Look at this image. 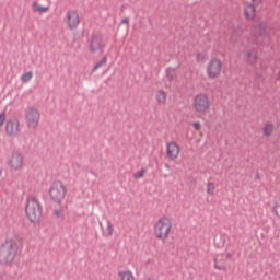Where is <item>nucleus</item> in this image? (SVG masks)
Listing matches in <instances>:
<instances>
[{"instance_id": "obj_32", "label": "nucleus", "mask_w": 280, "mask_h": 280, "mask_svg": "<svg viewBox=\"0 0 280 280\" xmlns=\"http://www.w3.org/2000/svg\"><path fill=\"white\" fill-rule=\"evenodd\" d=\"M122 24H127V26H130V20L129 18H124V20L121 21Z\"/></svg>"}, {"instance_id": "obj_38", "label": "nucleus", "mask_w": 280, "mask_h": 280, "mask_svg": "<svg viewBox=\"0 0 280 280\" xmlns=\"http://www.w3.org/2000/svg\"><path fill=\"white\" fill-rule=\"evenodd\" d=\"M279 81H280V72H279Z\"/></svg>"}, {"instance_id": "obj_7", "label": "nucleus", "mask_w": 280, "mask_h": 280, "mask_svg": "<svg viewBox=\"0 0 280 280\" xmlns=\"http://www.w3.org/2000/svg\"><path fill=\"white\" fill-rule=\"evenodd\" d=\"M42 114L37 107L30 106L25 109V122L30 129H37L39 126Z\"/></svg>"}, {"instance_id": "obj_17", "label": "nucleus", "mask_w": 280, "mask_h": 280, "mask_svg": "<svg viewBox=\"0 0 280 280\" xmlns=\"http://www.w3.org/2000/svg\"><path fill=\"white\" fill-rule=\"evenodd\" d=\"M118 279L119 280H136L135 275L131 272V270H121L118 272Z\"/></svg>"}, {"instance_id": "obj_22", "label": "nucleus", "mask_w": 280, "mask_h": 280, "mask_svg": "<svg viewBox=\"0 0 280 280\" xmlns=\"http://www.w3.org/2000/svg\"><path fill=\"white\" fill-rule=\"evenodd\" d=\"M33 77H34V72H32V70H30L28 72H24L21 75V81L23 83H28V81H31V79H33Z\"/></svg>"}, {"instance_id": "obj_23", "label": "nucleus", "mask_w": 280, "mask_h": 280, "mask_svg": "<svg viewBox=\"0 0 280 280\" xmlns=\"http://www.w3.org/2000/svg\"><path fill=\"white\" fill-rule=\"evenodd\" d=\"M108 61V57H106V55L104 57H102V59L100 61H97V63H95L92 72H95L96 70H98L100 68H102V66H104L105 63H107Z\"/></svg>"}, {"instance_id": "obj_11", "label": "nucleus", "mask_w": 280, "mask_h": 280, "mask_svg": "<svg viewBox=\"0 0 280 280\" xmlns=\"http://www.w3.org/2000/svg\"><path fill=\"white\" fill-rule=\"evenodd\" d=\"M9 166H11L13 171H21L23 166H25V158L21 151H13V153H11Z\"/></svg>"}, {"instance_id": "obj_29", "label": "nucleus", "mask_w": 280, "mask_h": 280, "mask_svg": "<svg viewBox=\"0 0 280 280\" xmlns=\"http://www.w3.org/2000/svg\"><path fill=\"white\" fill-rule=\"evenodd\" d=\"M254 9H257V7H260V4L264 3V0H252Z\"/></svg>"}, {"instance_id": "obj_18", "label": "nucleus", "mask_w": 280, "mask_h": 280, "mask_svg": "<svg viewBox=\"0 0 280 280\" xmlns=\"http://www.w3.org/2000/svg\"><path fill=\"white\" fill-rule=\"evenodd\" d=\"M155 98L159 104H165L167 101V92H165V90H159L155 94Z\"/></svg>"}, {"instance_id": "obj_33", "label": "nucleus", "mask_w": 280, "mask_h": 280, "mask_svg": "<svg viewBox=\"0 0 280 280\" xmlns=\"http://www.w3.org/2000/svg\"><path fill=\"white\" fill-rule=\"evenodd\" d=\"M233 252H228L226 259H233Z\"/></svg>"}, {"instance_id": "obj_9", "label": "nucleus", "mask_w": 280, "mask_h": 280, "mask_svg": "<svg viewBox=\"0 0 280 280\" xmlns=\"http://www.w3.org/2000/svg\"><path fill=\"white\" fill-rule=\"evenodd\" d=\"M223 63L221 59L214 57L208 61V66L206 68V72L209 79H218L222 72Z\"/></svg>"}, {"instance_id": "obj_8", "label": "nucleus", "mask_w": 280, "mask_h": 280, "mask_svg": "<svg viewBox=\"0 0 280 280\" xmlns=\"http://www.w3.org/2000/svg\"><path fill=\"white\" fill-rule=\"evenodd\" d=\"M106 48V42L100 33H92L89 39L90 52H104Z\"/></svg>"}, {"instance_id": "obj_5", "label": "nucleus", "mask_w": 280, "mask_h": 280, "mask_svg": "<svg viewBox=\"0 0 280 280\" xmlns=\"http://www.w3.org/2000/svg\"><path fill=\"white\" fill-rule=\"evenodd\" d=\"M192 107L197 114H207L211 107V101L206 92H199L192 98Z\"/></svg>"}, {"instance_id": "obj_16", "label": "nucleus", "mask_w": 280, "mask_h": 280, "mask_svg": "<svg viewBox=\"0 0 280 280\" xmlns=\"http://www.w3.org/2000/svg\"><path fill=\"white\" fill-rule=\"evenodd\" d=\"M245 59L248 63L254 65L258 59V52L256 48H252L250 50H246Z\"/></svg>"}, {"instance_id": "obj_13", "label": "nucleus", "mask_w": 280, "mask_h": 280, "mask_svg": "<svg viewBox=\"0 0 280 280\" xmlns=\"http://www.w3.org/2000/svg\"><path fill=\"white\" fill-rule=\"evenodd\" d=\"M243 13L245 20H255L257 15V9H255L253 0H250V2H243Z\"/></svg>"}, {"instance_id": "obj_19", "label": "nucleus", "mask_w": 280, "mask_h": 280, "mask_svg": "<svg viewBox=\"0 0 280 280\" xmlns=\"http://www.w3.org/2000/svg\"><path fill=\"white\" fill-rule=\"evenodd\" d=\"M264 136H272L275 131V125L273 122H266L265 126L262 127Z\"/></svg>"}, {"instance_id": "obj_12", "label": "nucleus", "mask_w": 280, "mask_h": 280, "mask_svg": "<svg viewBox=\"0 0 280 280\" xmlns=\"http://www.w3.org/2000/svg\"><path fill=\"white\" fill-rule=\"evenodd\" d=\"M20 120L16 117L10 118L5 125V132L8 136H16L20 131Z\"/></svg>"}, {"instance_id": "obj_15", "label": "nucleus", "mask_w": 280, "mask_h": 280, "mask_svg": "<svg viewBox=\"0 0 280 280\" xmlns=\"http://www.w3.org/2000/svg\"><path fill=\"white\" fill-rule=\"evenodd\" d=\"M106 228H103L102 223H100V226L102 229V234L104 237H113V233H114V225L110 221V219L106 220Z\"/></svg>"}, {"instance_id": "obj_37", "label": "nucleus", "mask_w": 280, "mask_h": 280, "mask_svg": "<svg viewBox=\"0 0 280 280\" xmlns=\"http://www.w3.org/2000/svg\"><path fill=\"white\" fill-rule=\"evenodd\" d=\"M147 280H156V279H147Z\"/></svg>"}, {"instance_id": "obj_25", "label": "nucleus", "mask_w": 280, "mask_h": 280, "mask_svg": "<svg viewBox=\"0 0 280 280\" xmlns=\"http://www.w3.org/2000/svg\"><path fill=\"white\" fill-rule=\"evenodd\" d=\"M166 77H167L168 81H174V79H176V70L174 68H167Z\"/></svg>"}, {"instance_id": "obj_30", "label": "nucleus", "mask_w": 280, "mask_h": 280, "mask_svg": "<svg viewBox=\"0 0 280 280\" xmlns=\"http://www.w3.org/2000/svg\"><path fill=\"white\" fill-rule=\"evenodd\" d=\"M196 59H197V61H203V59H205L203 52H197Z\"/></svg>"}, {"instance_id": "obj_27", "label": "nucleus", "mask_w": 280, "mask_h": 280, "mask_svg": "<svg viewBox=\"0 0 280 280\" xmlns=\"http://www.w3.org/2000/svg\"><path fill=\"white\" fill-rule=\"evenodd\" d=\"M273 210L277 214V218H280V197H279V199L276 200Z\"/></svg>"}, {"instance_id": "obj_35", "label": "nucleus", "mask_w": 280, "mask_h": 280, "mask_svg": "<svg viewBox=\"0 0 280 280\" xmlns=\"http://www.w3.org/2000/svg\"><path fill=\"white\" fill-rule=\"evenodd\" d=\"M5 118H7L5 114L2 112V125H3L4 120H5Z\"/></svg>"}, {"instance_id": "obj_24", "label": "nucleus", "mask_w": 280, "mask_h": 280, "mask_svg": "<svg viewBox=\"0 0 280 280\" xmlns=\"http://www.w3.org/2000/svg\"><path fill=\"white\" fill-rule=\"evenodd\" d=\"M206 190H207L208 195H214V192H215V184H214V182L208 180L207 185H206Z\"/></svg>"}, {"instance_id": "obj_4", "label": "nucleus", "mask_w": 280, "mask_h": 280, "mask_svg": "<svg viewBox=\"0 0 280 280\" xmlns=\"http://www.w3.org/2000/svg\"><path fill=\"white\" fill-rule=\"evenodd\" d=\"M67 195V186L61 179H55L49 186V196L57 203H61Z\"/></svg>"}, {"instance_id": "obj_14", "label": "nucleus", "mask_w": 280, "mask_h": 280, "mask_svg": "<svg viewBox=\"0 0 280 280\" xmlns=\"http://www.w3.org/2000/svg\"><path fill=\"white\" fill-rule=\"evenodd\" d=\"M166 153L170 160H177L180 153V147L174 140L166 143Z\"/></svg>"}, {"instance_id": "obj_20", "label": "nucleus", "mask_w": 280, "mask_h": 280, "mask_svg": "<svg viewBox=\"0 0 280 280\" xmlns=\"http://www.w3.org/2000/svg\"><path fill=\"white\" fill-rule=\"evenodd\" d=\"M32 8L37 13H47L49 11V7H42L38 2H33Z\"/></svg>"}, {"instance_id": "obj_2", "label": "nucleus", "mask_w": 280, "mask_h": 280, "mask_svg": "<svg viewBox=\"0 0 280 280\" xmlns=\"http://www.w3.org/2000/svg\"><path fill=\"white\" fill-rule=\"evenodd\" d=\"M153 231L156 240H160L161 242H166L173 231L172 219H170V217H166V214H163V217H160V219H158V221L154 223Z\"/></svg>"}, {"instance_id": "obj_36", "label": "nucleus", "mask_w": 280, "mask_h": 280, "mask_svg": "<svg viewBox=\"0 0 280 280\" xmlns=\"http://www.w3.org/2000/svg\"><path fill=\"white\" fill-rule=\"evenodd\" d=\"M0 126H1V115H0Z\"/></svg>"}, {"instance_id": "obj_6", "label": "nucleus", "mask_w": 280, "mask_h": 280, "mask_svg": "<svg viewBox=\"0 0 280 280\" xmlns=\"http://www.w3.org/2000/svg\"><path fill=\"white\" fill-rule=\"evenodd\" d=\"M272 28L267 24V22H260V24H257L256 26H253V34L255 37H258V39H262L264 44H270L272 39Z\"/></svg>"}, {"instance_id": "obj_34", "label": "nucleus", "mask_w": 280, "mask_h": 280, "mask_svg": "<svg viewBox=\"0 0 280 280\" xmlns=\"http://www.w3.org/2000/svg\"><path fill=\"white\" fill-rule=\"evenodd\" d=\"M73 167H74V168H81L80 162H74V163H73Z\"/></svg>"}, {"instance_id": "obj_28", "label": "nucleus", "mask_w": 280, "mask_h": 280, "mask_svg": "<svg viewBox=\"0 0 280 280\" xmlns=\"http://www.w3.org/2000/svg\"><path fill=\"white\" fill-rule=\"evenodd\" d=\"M54 214H55V218H62V214H63L62 208H56L54 210Z\"/></svg>"}, {"instance_id": "obj_10", "label": "nucleus", "mask_w": 280, "mask_h": 280, "mask_svg": "<svg viewBox=\"0 0 280 280\" xmlns=\"http://www.w3.org/2000/svg\"><path fill=\"white\" fill-rule=\"evenodd\" d=\"M63 22H65L67 28H70V31H74L75 28H78V26H80V22H81L79 11H77L74 9H70L69 11H67V13L63 18Z\"/></svg>"}, {"instance_id": "obj_3", "label": "nucleus", "mask_w": 280, "mask_h": 280, "mask_svg": "<svg viewBox=\"0 0 280 280\" xmlns=\"http://www.w3.org/2000/svg\"><path fill=\"white\" fill-rule=\"evenodd\" d=\"M19 253V243L14 238H7L2 243V264L5 266H12L16 255Z\"/></svg>"}, {"instance_id": "obj_26", "label": "nucleus", "mask_w": 280, "mask_h": 280, "mask_svg": "<svg viewBox=\"0 0 280 280\" xmlns=\"http://www.w3.org/2000/svg\"><path fill=\"white\" fill-rule=\"evenodd\" d=\"M147 173V168L142 167L140 168V171H137L133 175V177H136V179H140L141 177H143V175H145Z\"/></svg>"}, {"instance_id": "obj_21", "label": "nucleus", "mask_w": 280, "mask_h": 280, "mask_svg": "<svg viewBox=\"0 0 280 280\" xmlns=\"http://www.w3.org/2000/svg\"><path fill=\"white\" fill-rule=\"evenodd\" d=\"M220 261H221V254H215L214 255V269L226 271V266H219Z\"/></svg>"}, {"instance_id": "obj_31", "label": "nucleus", "mask_w": 280, "mask_h": 280, "mask_svg": "<svg viewBox=\"0 0 280 280\" xmlns=\"http://www.w3.org/2000/svg\"><path fill=\"white\" fill-rule=\"evenodd\" d=\"M194 127L197 130L201 129V122L199 120H197L196 122H194Z\"/></svg>"}, {"instance_id": "obj_1", "label": "nucleus", "mask_w": 280, "mask_h": 280, "mask_svg": "<svg viewBox=\"0 0 280 280\" xmlns=\"http://www.w3.org/2000/svg\"><path fill=\"white\" fill-rule=\"evenodd\" d=\"M44 206L38 197L32 196L26 198L25 214L32 224H39L43 218Z\"/></svg>"}]
</instances>
